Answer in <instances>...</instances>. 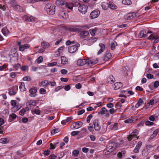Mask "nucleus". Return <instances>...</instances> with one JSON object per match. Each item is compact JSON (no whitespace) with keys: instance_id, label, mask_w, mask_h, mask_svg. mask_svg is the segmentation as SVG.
I'll return each instance as SVG.
<instances>
[{"instance_id":"obj_47","label":"nucleus","mask_w":159,"mask_h":159,"mask_svg":"<svg viewBox=\"0 0 159 159\" xmlns=\"http://www.w3.org/2000/svg\"><path fill=\"white\" fill-rule=\"evenodd\" d=\"M139 132L138 130L137 129H135L131 133V136L133 135L135 137L137 136Z\"/></svg>"},{"instance_id":"obj_40","label":"nucleus","mask_w":159,"mask_h":159,"mask_svg":"<svg viewBox=\"0 0 159 159\" xmlns=\"http://www.w3.org/2000/svg\"><path fill=\"white\" fill-rule=\"evenodd\" d=\"M60 131V129L58 128L54 129L51 131V133L52 135L58 133Z\"/></svg>"},{"instance_id":"obj_6","label":"nucleus","mask_w":159,"mask_h":159,"mask_svg":"<svg viewBox=\"0 0 159 159\" xmlns=\"http://www.w3.org/2000/svg\"><path fill=\"white\" fill-rule=\"evenodd\" d=\"M100 13V11L99 10H95L91 13L90 15V17L92 19L96 18L99 16Z\"/></svg>"},{"instance_id":"obj_7","label":"nucleus","mask_w":159,"mask_h":159,"mask_svg":"<svg viewBox=\"0 0 159 159\" xmlns=\"http://www.w3.org/2000/svg\"><path fill=\"white\" fill-rule=\"evenodd\" d=\"M37 91V89L36 87H33L30 88L29 92L30 93L29 96L31 97H35L37 96L36 93Z\"/></svg>"},{"instance_id":"obj_21","label":"nucleus","mask_w":159,"mask_h":159,"mask_svg":"<svg viewBox=\"0 0 159 159\" xmlns=\"http://www.w3.org/2000/svg\"><path fill=\"white\" fill-rule=\"evenodd\" d=\"M14 9L16 11L20 12H23L24 11L23 9L19 5L17 4L14 8Z\"/></svg>"},{"instance_id":"obj_49","label":"nucleus","mask_w":159,"mask_h":159,"mask_svg":"<svg viewBox=\"0 0 159 159\" xmlns=\"http://www.w3.org/2000/svg\"><path fill=\"white\" fill-rule=\"evenodd\" d=\"M89 31L91 34L92 36H94L95 35V33L96 31V30L93 29H91L89 30Z\"/></svg>"},{"instance_id":"obj_51","label":"nucleus","mask_w":159,"mask_h":159,"mask_svg":"<svg viewBox=\"0 0 159 159\" xmlns=\"http://www.w3.org/2000/svg\"><path fill=\"white\" fill-rule=\"evenodd\" d=\"M93 117V115L92 114H90L87 117L86 119L87 122L88 123H89L90 122L91 119Z\"/></svg>"},{"instance_id":"obj_16","label":"nucleus","mask_w":159,"mask_h":159,"mask_svg":"<svg viewBox=\"0 0 159 159\" xmlns=\"http://www.w3.org/2000/svg\"><path fill=\"white\" fill-rule=\"evenodd\" d=\"M112 143H109L107 146V149L108 152H111L114 150L115 148L112 146Z\"/></svg>"},{"instance_id":"obj_10","label":"nucleus","mask_w":159,"mask_h":159,"mask_svg":"<svg viewBox=\"0 0 159 159\" xmlns=\"http://www.w3.org/2000/svg\"><path fill=\"white\" fill-rule=\"evenodd\" d=\"M99 114L105 115L106 116L108 117L109 116V111L106 109L105 107H102L100 111L98 112Z\"/></svg>"},{"instance_id":"obj_60","label":"nucleus","mask_w":159,"mask_h":159,"mask_svg":"<svg viewBox=\"0 0 159 159\" xmlns=\"http://www.w3.org/2000/svg\"><path fill=\"white\" fill-rule=\"evenodd\" d=\"M133 121V120H132V119L130 118H129L128 119L125 120L124 122L125 123H132V122Z\"/></svg>"},{"instance_id":"obj_25","label":"nucleus","mask_w":159,"mask_h":159,"mask_svg":"<svg viewBox=\"0 0 159 159\" xmlns=\"http://www.w3.org/2000/svg\"><path fill=\"white\" fill-rule=\"evenodd\" d=\"M80 35H83L85 37L87 36L89 34V32L87 30L82 31L79 32Z\"/></svg>"},{"instance_id":"obj_42","label":"nucleus","mask_w":159,"mask_h":159,"mask_svg":"<svg viewBox=\"0 0 159 159\" xmlns=\"http://www.w3.org/2000/svg\"><path fill=\"white\" fill-rule=\"evenodd\" d=\"M8 113L7 111L5 110H4L2 112V116L3 117H6L8 116Z\"/></svg>"},{"instance_id":"obj_48","label":"nucleus","mask_w":159,"mask_h":159,"mask_svg":"<svg viewBox=\"0 0 159 159\" xmlns=\"http://www.w3.org/2000/svg\"><path fill=\"white\" fill-rule=\"evenodd\" d=\"M76 126L78 127V128L81 127L83 124V123L81 121H77L75 122Z\"/></svg>"},{"instance_id":"obj_57","label":"nucleus","mask_w":159,"mask_h":159,"mask_svg":"<svg viewBox=\"0 0 159 159\" xmlns=\"http://www.w3.org/2000/svg\"><path fill=\"white\" fill-rule=\"evenodd\" d=\"M61 14L62 17L64 19H66L68 17L67 15H66V14L64 11H62Z\"/></svg>"},{"instance_id":"obj_1","label":"nucleus","mask_w":159,"mask_h":159,"mask_svg":"<svg viewBox=\"0 0 159 159\" xmlns=\"http://www.w3.org/2000/svg\"><path fill=\"white\" fill-rule=\"evenodd\" d=\"M75 7H78L79 11L82 14H85L87 11L88 7L87 5L81 4L78 2H75Z\"/></svg>"},{"instance_id":"obj_23","label":"nucleus","mask_w":159,"mask_h":159,"mask_svg":"<svg viewBox=\"0 0 159 159\" xmlns=\"http://www.w3.org/2000/svg\"><path fill=\"white\" fill-rule=\"evenodd\" d=\"M2 33L5 36H7L9 34L10 32L8 30L7 28L4 27L2 29Z\"/></svg>"},{"instance_id":"obj_63","label":"nucleus","mask_w":159,"mask_h":159,"mask_svg":"<svg viewBox=\"0 0 159 159\" xmlns=\"http://www.w3.org/2000/svg\"><path fill=\"white\" fill-rule=\"evenodd\" d=\"M63 88V86H59L57 87L55 89V91L57 92L60 89H62Z\"/></svg>"},{"instance_id":"obj_3","label":"nucleus","mask_w":159,"mask_h":159,"mask_svg":"<svg viewBox=\"0 0 159 159\" xmlns=\"http://www.w3.org/2000/svg\"><path fill=\"white\" fill-rule=\"evenodd\" d=\"M80 46V44L76 43L75 45L69 46L68 48L69 52L70 53L75 52L78 49V48Z\"/></svg>"},{"instance_id":"obj_37","label":"nucleus","mask_w":159,"mask_h":159,"mask_svg":"<svg viewBox=\"0 0 159 159\" xmlns=\"http://www.w3.org/2000/svg\"><path fill=\"white\" fill-rule=\"evenodd\" d=\"M11 106H14L13 108L16 107V109L17 110L19 109L20 108H19L18 107H17V106L16 105V102L15 100H11Z\"/></svg>"},{"instance_id":"obj_52","label":"nucleus","mask_w":159,"mask_h":159,"mask_svg":"<svg viewBox=\"0 0 159 159\" xmlns=\"http://www.w3.org/2000/svg\"><path fill=\"white\" fill-rule=\"evenodd\" d=\"M154 124L153 122H151L149 120H147L145 122V125L147 126H152Z\"/></svg>"},{"instance_id":"obj_33","label":"nucleus","mask_w":159,"mask_h":159,"mask_svg":"<svg viewBox=\"0 0 159 159\" xmlns=\"http://www.w3.org/2000/svg\"><path fill=\"white\" fill-rule=\"evenodd\" d=\"M72 119L71 117H68L66 120H62L61 122V123L62 125H65L67 122L71 121Z\"/></svg>"},{"instance_id":"obj_4","label":"nucleus","mask_w":159,"mask_h":159,"mask_svg":"<svg viewBox=\"0 0 159 159\" xmlns=\"http://www.w3.org/2000/svg\"><path fill=\"white\" fill-rule=\"evenodd\" d=\"M18 44L19 46V50L22 52L24 51L25 49L29 48L30 47V45L28 44L21 45L20 42H18Z\"/></svg>"},{"instance_id":"obj_11","label":"nucleus","mask_w":159,"mask_h":159,"mask_svg":"<svg viewBox=\"0 0 159 159\" xmlns=\"http://www.w3.org/2000/svg\"><path fill=\"white\" fill-rule=\"evenodd\" d=\"M151 32L147 31L146 32V30H143L140 31L139 36L140 38H143L147 37V34L148 33H151Z\"/></svg>"},{"instance_id":"obj_45","label":"nucleus","mask_w":159,"mask_h":159,"mask_svg":"<svg viewBox=\"0 0 159 159\" xmlns=\"http://www.w3.org/2000/svg\"><path fill=\"white\" fill-rule=\"evenodd\" d=\"M11 4L12 7L14 8L18 4L17 2L14 0H12L11 2Z\"/></svg>"},{"instance_id":"obj_64","label":"nucleus","mask_w":159,"mask_h":159,"mask_svg":"<svg viewBox=\"0 0 159 159\" xmlns=\"http://www.w3.org/2000/svg\"><path fill=\"white\" fill-rule=\"evenodd\" d=\"M159 86V82L157 81H156L154 84V87L155 88H157Z\"/></svg>"},{"instance_id":"obj_13","label":"nucleus","mask_w":159,"mask_h":159,"mask_svg":"<svg viewBox=\"0 0 159 159\" xmlns=\"http://www.w3.org/2000/svg\"><path fill=\"white\" fill-rule=\"evenodd\" d=\"M142 142L141 141H140L138 143L135 147L133 150V152L135 153H138L139 152V150L142 146Z\"/></svg>"},{"instance_id":"obj_34","label":"nucleus","mask_w":159,"mask_h":159,"mask_svg":"<svg viewBox=\"0 0 159 159\" xmlns=\"http://www.w3.org/2000/svg\"><path fill=\"white\" fill-rule=\"evenodd\" d=\"M9 140L7 138H3L0 139V143H8Z\"/></svg>"},{"instance_id":"obj_18","label":"nucleus","mask_w":159,"mask_h":159,"mask_svg":"<svg viewBox=\"0 0 159 159\" xmlns=\"http://www.w3.org/2000/svg\"><path fill=\"white\" fill-rule=\"evenodd\" d=\"M99 46L101 48L100 50L98 52L97 54L99 55L102 52L104 51L105 49V46L104 44L103 43H100Z\"/></svg>"},{"instance_id":"obj_27","label":"nucleus","mask_w":159,"mask_h":159,"mask_svg":"<svg viewBox=\"0 0 159 159\" xmlns=\"http://www.w3.org/2000/svg\"><path fill=\"white\" fill-rule=\"evenodd\" d=\"M27 103L31 107H33L35 106L36 104V102L35 101L32 100L28 101L27 102Z\"/></svg>"},{"instance_id":"obj_38","label":"nucleus","mask_w":159,"mask_h":159,"mask_svg":"<svg viewBox=\"0 0 159 159\" xmlns=\"http://www.w3.org/2000/svg\"><path fill=\"white\" fill-rule=\"evenodd\" d=\"M157 39L158 38H157L156 35L154 34H151L148 37V39H155V41H156V42H157L158 41V40H157Z\"/></svg>"},{"instance_id":"obj_17","label":"nucleus","mask_w":159,"mask_h":159,"mask_svg":"<svg viewBox=\"0 0 159 159\" xmlns=\"http://www.w3.org/2000/svg\"><path fill=\"white\" fill-rule=\"evenodd\" d=\"M88 60V66H91L97 63L98 62V60L97 59H92Z\"/></svg>"},{"instance_id":"obj_39","label":"nucleus","mask_w":159,"mask_h":159,"mask_svg":"<svg viewBox=\"0 0 159 159\" xmlns=\"http://www.w3.org/2000/svg\"><path fill=\"white\" fill-rule=\"evenodd\" d=\"M131 3L132 2L130 0H123L122 1V3L124 5H130Z\"/></svg>"},{"instance_id":"obj_59","label":"nucleus","mask_w":159,"mask_h":159,"mask_svg":"<svg viewBox=\"0 0 159 159\" xmlns=\"http://www.w3.org/2000/svg\"><path fill=\"white\" fill-rule=\"evenodd\" d=\"M121 106L122 105L120 103L117 102L116 104L115 107L116 108H117V109L118 110V109L121 107Z\"/></svg>"},{"instance_id":"obj_43","label":"nucleus","mask_w":159,"mask_h":159,"mask_svg":"<svg viewBox=\"0 0 159 159\" xmlns=\"http://www.w3.org/2000/svg\"><path fill=\"white\" fill-rule=\"evenodd\" d=\"M19 88L20 91L23 92L25 90V87L24 84L22 82L21 83V85L20 86Z\"/></svg>"},{"instance_id":"obj_19","label":"nucleus","mask_w":159,"mask_h":159,"mask_svg":"<svg viewBox=\"0 0 159 159\" xmlns=\"http://www.w3.org/2000/svg\"><path fill=\"white\" fill-rule=\"evenodd\" d=\"M114 89L115 90H116L122 87L123 85L122 83L121 82H117L114 84Z\"/></svg>"},{"instance_id":"obj_28","label":"nucleus","mask_w":159,"mask_h":159,"mask_svg":"<svg viewBox=\"0 0 159 159\" xmlns=\"http://www.w3.org/2000/svg\"><path fill=\"white\" fill-rule=\"evenodd\" d=\"M41 45L43 48L45 49V48H48L49 47L50 44L49 43L47 42L43 41L41 43Z\"/></svg>"},{"instance_id":"obj_46","label":"nucleus","mask_w":159,"mask_h":159,"mask_svg":"<svg viewBox=\"0 0 159 159\" xmlns=\"http://www.w3.org/2000/svg\"><path fill=\"white\" fill-rule=\"evenodd\" d=\"M37 63L38 64H40L43 61V58L42 56L39 57L36 60Z\"/></svg>"},{"instance_id":"obj_41","label":"nucleus","mask_w":159,"mask_h":159,"mask_svg":"<svg viewBox=\"0 0 159 159\" xmlns=\"http://www.w3.org/2000/svg\"><path fill=\"white\" fill-rule=\"evenodd\" d=\"M11 55L13 57L16 56L17 54V53L16 52V51L15 49L11 50Z\"/></svg>"},{"instance_id":"obj_31","label":"nucleus","mask_w":159,"mask_h":159,"mask_svg":"<svg viewBox=\"0 0 159 159\" xmlns=\"http://www.w3.org/2000/svg\"><path fill=\"white\" fill-rule=\"evenodd\" d=\"M118 123H115L114 124L111 125H110V128L111 129L114 130H116L118 129Z\"/></svg>"},{"instance_id":"obj_30","label":"nucleus","mask_w":159,"mask_h":159,"mask_svg":"<svg viewBox=\"0 0 159 159\" xmlns=\"http://www.w3.org/2000/svg\"><path fill=\"white\" fill-rule=\"evenodd\" d=\"M101 6L103 9L106 10L109 7V4H108L107 3L103 2L102 3Z\"/></svg>"},{"instance_id":"obj_56","label":"nucleus","mask_w":159,"mask_h":159,"mask_svg":"<svg viewBox=\"0 0 159 159\" xmlns=\"http://www.w3.org/2000/svg\"><path fill=\"white\" fill-rule=\"evenodd\" d=\"M39 91L40 93L43 94H44L46 93V90L43 88H41L40 89Z\"/></svg>"},{"instance_id":"obj_58","label":"nucleus","mask_w":159,"mask_h":159,"mask_svg":"<svg viewBox=\"0 0 159 159\" xmlns=\"http://www.w3.org/2000/svg\"><path fill=\"white\" fill-rule=\"evenodd\" d=\"M62 53V51H57L56 52L55 54V56L56 57H57L60 56V54Z\"/></svg>"},{"instance_id":"obj_12","label":"nucleus","mask_w":159,"mask_h":159,"mask_svg":"<svg viewBox=\"0 0 159 159\" xmlns=\"http://www.w3.org/2000/svg\"><path fill=\"white\" fill-rule=\"evenodd\" d=\"M22 19L25 21L28 22H32L34 20L35 18L32 16H29L27 15L23 16Z\"/></svg>"},{"instance_id":"obj_62","label":"nucleus","mask_w":159,"mask_h":159,"mask_svg":"<svg viewBox=\"0 0 159 159\" xmlns=\"http://www.w3.org/2000/svg\"><path fill=\"white\" fill-rule=\"evenodd\" d=\"M117 109H116L115 110L114 108H111V109L109 111V113L111 114H113L115 113L116 111H117Z\"/></svg>"},{"instance_id":"obj_22","label":"nucleus","mask_w":159,"mask_h":159,"mask_svg":"<svg viewBox=\"0 0 159 159\" xmlns=\"http://www.w3.org/2000/svg\"><path fill=\"white\" fill-rule=\"evenodd\" d=\"M29 110L28 107H26L22 109L19 112V114L21 116H23L25 112Z\"/></svg>"},{"instance_id":"obj_5","label":"nucleus","mask_w":159,"mask_h":159,"mask_svg":"<svg viewBox=\"0 0 159 159\" xmlns=\"http://www.w3.org/2000/svg\"><path fill=\"white\" fill-rule=\"evenodd\" d=\"M88 60L80 59L78 60L77 64L78 66H82L85 65L88 66Z\"/></svg>"},{"instance_id":"obj_54","label":"nucleus","mask_w":159,"mask_h":159,"mask_svg":"<svg viewBox=\"0 0 159 159\" xmlns=\"http://www.w3.org/2000/svg\"><path fill=\"white\" fill-rule=\"evenodd\" d=\"M71 129H78V127L76 126V125L75 123L71 125Z\"/></svg>"},{"instance_id":"obj_8","label":"nucleus","mask_w":159,"mask_h":159,"mask_svg":"<svg viewBox=\"0 0 159 159\" xmlns=\"http://www.w3.org/2000/svg\"><path fill=\"white\" fill-rule=\"evenodd\" d=\"M149 153V150L147 148H144L142 152V154L144 159H149L150 157L148 156Z\"/></svg>"},{"instance_id":"obj_24","label":"nucleus","mask_w":159,"mask_h":159,"mask_svg":"<svg viewBox=\"0 0 159 159\" xmlns=\"http://www.w3.org/2000/svg\"><path fill=\"white\" fill-rule=\"evenodd\" d=\"M61 63L62 64H66L68 62V60L67 58L64 56H62L61 57Z\"/></svg>"},{"instance_id":"obj_44","label":"nucleus","mask_w":159,"mask_h":159,"mask_svg":"<svg viewBox=\"0 0 159 159\" xmlns=\"http://www.w3.org/2000/svg\"><path fill=\"white\" fill-rule=\"evenodd\" d=\"M47 80H43L41 82H39V85L40 87H46V82Z\"/></svg>"},{"instance_id":"obj_35","label":"nucleus","mask_w":159,"mask_h":159,"mask_svg":"<svg viewBox=\"0 0 159 159\" xmlns=\"http://www.w3.org/2000/svg\"><path fill=\"white\" fill-rule=\"evenodd\" d=\"M109 7L113 10L116 9L117 8V6L111 2H109Z\"/></svg>"},{"instance_id":"obj_29","label":"nucleus","mask_w":159,"mask_h":159,"mask_svg":"<svg viewBox=\"0 0 159 159\" xmlns=\"http://www.w3.org/2000/svg\"><path fill=\"white\" fill-rule=\"evenodd\" d=\"M66 6L70 10H72L73 9V7L75 6V3L74 2L73 3H66Z\"/></svg>"},{"instance_id":"obj_53","label":"nucleus","mask_w":159,"mask_h":159,"mask_svg":"<svg viewBox=\"0 0 159 159\" xmlns=\"http://www.w3.org/2000/svg\"><path fill=\"white\" fill-rule=\"evenodd\" d=\"M117 43L116 42L112 43L111 46V50H114L115 49V47L116 46H117Z\"/></svg>"},{"instance_id":"obj_61","label":"nucleus","mask_w":159,"mask_h":159,"mask_svg":"<svg viewBox=\"0 0 159 159\" xmlns=\"http://www.w3.org/2000/svg\"><path fill=\"white\" fill-rule=\"evenodd\" d=\"M80 132V131H73L71 133V134L72 136H75L78 134Z\"/></svg>"},{"instance_id":"obj_2","label":"nucleus","mask_w":159,"mask_h":159,"mask_svg":"<svg viewBox=\"0 0 159 159\" xmlns=\"http://www.w3.org/2000/svg\"><path fill=\"white\" fill-rule=\"evenodd\" d=\"M55 6L54 5H52L51 4H48L46 5L45 9L48 14L53 15L55 13Z\"/></svg>"},{"instance_id":"obj_20","label":"nucleus","mask_w":159,"mask_h":159,"mask_svg":"<svg viewBox=\"0 0 159 159\" xmlns=\"http://www.w3.org/2000/svg\"><path fill=\"white\" fill-rule=\"evenodd\" d=\"M80 27V26H77L76 27H69L67 29L68 30L71 32H77L80 29L78 27Z\"/></svg>"},{"instance_id":"obj_55","label":"nucleus","mask_w":159,"mask_h":159,"mask_svg":"<svg viewBox=\"0 0 159 159\" xmlns=\"http://www.w3.org/2000/svg\"><path fill=\"white\" fill-rule=\"evenodd\" d=\"M57 144V143H55L54 144L51 143L50 144V148L52 149H54L56 146V145Z\"/></svg>"},{"instance_id":"obj_9","label":"nucleus","mask_w":159,"mask_h":159,"mask_svg":"<svg viewBox=\"0 0 159 159\" xmlns=\"http://www.w3.org/2000/svg\"><path fill=\"white\" fill-rule=\"evenodd\" d=\"M94 127L95 131H99L101 129V125L99 124L98 120L95 119L93 121Z\"/></svg>"},{"instance_id":"obj_32","label":"nucleus","mask_w":159,"mask_h":159,"mask_svg":"<svg viewBox=\"0 0 159 159\" xmlns=\"http://www.w3.org/2000/svg\"><path fill=\"white\" fill-rule=\"evenodd\" d=\"M4 123V121L3 119L0 118V134H3V131H2V127L1 126Z\"/></svg>"},{"instance_id":"obj_26","label":"nucleus","mask_w":159,"mask_h":159,"mask_svg":"<svg viewBox=\"0 0 159 159\" xmlns=\"http://www.w3.org/2000/svg\"><path fill=\"white\" fill-rule=\"evenodd\" d=\"M111 57V54L109 52L107 53L104 57L103 60L104 61H106Z\"/></svg>"},{"instance_id":"obj_14","label":"nucleus","mask_w":159,"mask_h":159,"mask_svg":"<svg viewBox=\"0 0 159 159\" xmlns=\"http://www.w3.org/2000/svg\"><path fill=\"white\" fill-rule=\"evenodd\" d=\"M115 81V79L113 76L110 75L107 78V82L108 83L111 84L114 83Z\"/></svg>"},{"instance_id":"obj_50","label":"nucleus","mask_w":159,"mask_h":159,"mask_svg":"<svg viewBox=\"0 0 159 159\" xmlns=\"http://www.w3.org/2000/svg\"><path fill=\"white\" fill-rule=\"evenodd\" d=\"M97 39V38H93V37H91L90 39H84V40L85 41H89V40H91L93 42H95Z\"/></svg>"},{"instance_id":"obj_15","label":"nucleus","mask_w":159,"mask_h":159,"mask_svg":"<svg viewBox=\"0 0 159 159\" xmlns=\"http://www.w3.org/2000/svg\"><path fill=\"white\" fill-rule=\"evenodd\" d=\"M127 19L130 20L134 17L137 18L139 17V16H137V13H135L134 12H132L129 13L127 15Z\"/></svg>"},{"instance_id":"obj_36","label":"nucleus","mask_w":159,"mask_h":159,"mask_svg":"<svg viewBox=\"0 0 159 159\" xmlns=\"http://www.w3.org/2000/svg\"><path fill=\"white\" fill-rule=\"evenodd\" d=\"M158 132V130L157 129H156L155 131H154L153 133V134L151 135L150 137V138L151 139H153L155 137L157 134Z\"/></svg>"}]
</instances>
